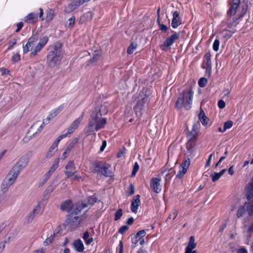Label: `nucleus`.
<instances>
[{
  "mask_svg": "<svg viewBox=\"0 0 253 253\" xmlns=\"http://www.w3.org/2000/svg\"><path fill=\"white\" fill-rule=\"evenodd\" d=\"M246 197L249 202H246L244 206L239 208L237 213L238 218L242 217L246 210L250 215H253V177L251 178L247 187Z\"/></svg>",
  "mask_w": 253,
  "mask_h": 253,
  "instance_id": "1",
  "label": "nucleus"
},
{
  "mask_svg": "<svg viewBox=\"0 0 253 253\" xmlns=\"http://www.w3.org/2000/svg\"><path fill=\"white\" fill-rule=\"evenodd\" d=\"M193 92L191 89L184 91L178 97L175 105L177 108H181L182 106L188 110L192 107Z\"/></svg>",
  "mask_w": 253,
  "mask_h": 253,
  "instance_id": "2",
  "label": "nucleus"
},
{
  "mask_svg": "<svg viewBox=\"0 0 253 253\" xmlns=\"http://www.w3.org/2000/svg\"><path fill=\"white\" fill-rule=\"evenodd\" d=\"M61 45H55L47 55V62L51 67L58 65L62 59Z\"/></svg>",
  "mask_w": 253,
  "mask_h": 253,
  "instance_id": "3",
  "label": "nucleus"
},
{
  "mask_svg": "<svg viewBox=\"0 0 253 253\" xmlns=\"http://www.w3.org/2000/svg\"><path fill=\"white\" fill-rule=\"evenodd\" d=\"M107 113V109L105 106L101 105L96 107L90 116L88 124V129L92 130L93 126H95L97 122L100 120L99 119L102 115L106 114Z\"/></svg>",
  "mask_w": 253,
  "mask_h": 253,
  "instance_id": "4",
  "label": "nucleus"
},
{
  "mask_svg": "<svg viewBox=\"0 0 253 253\" xmlns=\"http://www.w3.org/2000/svg\"><path fill=\"white\" fill-rule=\"evenodd\" d=\"M149 102V98L148 96L143 92L140 93L134 101L135 105L133 108L136 113H139L140 115H141V110L148 105Z\"/></svg>",
  "mask_w": 253,
  "mask_h": 253,
  "instance_id": "5",
  "label": "nucleus"
},
{
  "mask_svg": "<svg viewBox=\"0 0 253 253\" xmlns=\"http://www.w3.org/2000/svg\"><path fill=\"white\" fill-rule=\"evenodd\" d=\"M19 174L12 169L10 170L1 184V188L2 192L7 191L8 188L14 183Z\"/></svg>",
  "mask_w": 253,
  "mask_h": 253,
  "instance_id": "6",
  "label": "nucleus"
},
{
  "mask_svg": "<svg viewBox=\"0 0 253 253\" xmlns=\"http://www.w3.org/2000/svg\"><path fill=\"white\" fill-rule=\"evenodd\" d=\"M94 170L106 177L111 174V166L102 161L96 162L94 163Z\"/></svg>",
  "mask_w": 253,
  "mask_h": 253,
  "instance_id": "7",
  "label": "nucleus"
},
{
  "mask_svg": "<svg viewBox=\"0 0 253 253\" xmlns=\"http://www.w3.org/2000/svg\"><path fill=\"white\" fill-rule=\"evenodd\" d=\"M179 33L174 32L170 37L167 38L164 42L163 44L161 46V48L163 50H166L173 44L175 41L179 39Z\"/></svg>",
  "mask_w": 253,
  "mask_h": 253,
  "instance_id": "8",
  "label": "nucleus"
},
{
  "mask_svg": "<svg viewBox=\"0 0 253 253\" xmlns=\"http://www.w3.org/2000/svg\"><path fill=\"white\" fill-rule=\"evenodd\" d=\"M38 36L37 35H34L30 38L29 39L28 42L26 45L23 47V52L26 53L29 51H33L34 49V47L35 46L36 43L38 40Z\"/></svg>",
  "mask_w": 253,
  "mask_h": 253,
  "instance_id": "9",
  "label": "nucleus"
},
{
  "mask_svg": "<svg viewBox=\"0 0 253 253\" xmlns=\"http://www.w3.org/2000/svg\"><path fill=\"white\" fill-rule=\"evenodd\" d=\"M29 159L27 156L22 157L12 168L18 173L28 165Z\"/></svg>",
  "mask_w": 253,
  "mask_h": 253,
  "instance_id": "10",
  "label": "nucleus"
},
{
  "mask_svg": "<svg viewBox=\"0 0 253 253\" xmlns=\"http://www.w3.org/2000/svg\"><path fill=\"white\" fill-rule=\"evenodd\" d=\"M81 218L80 216L73 213L68 215L66 220V223L68 227L76 226L80 223Z\"/></svg>",
  "mask_w": 253,
  "mask_h": 253,
  "instance_id": "11",
  "label": "nucleus"
},
{
  "mask_svg": "<svg viewBox=\"0 0 253 253\" xmlns=\"http://www.w3.org/2000/svg\"><path fill=\"white\" fill-rule=\"evenodd\" d=\"M190 165V160L189 158H186L180 165L179 167V170L176 174V177L181 178L183 177L184 175L187 172L188 169Z\"/></svg>",
  "mask_w": 253,
  "mask_h": 253,
  "instance_id": "12",
  "label": "nucleus"
},
{
  "mask_svg": "<svg viewBox=\"0 0 253 253\" xmlns=\"http://www.w3.org/2000/svg\"><path fill=\"white\" fill-rule=\"evenodd\" d=\"M66 134H62L60 135L57 139L53 142L50 146L46 154V157H51L57 150V146L59 142L63 138L66 137Z\"/></svg>",
  "mask_w": 253,
  "mask_h": 253,
  "instance_id": "13",
  "label": "nucleus"
},
{
  "mask_svg": "<svg viewBox=\"0 0 253 253\" xmlns=\"http://www.w3.org/2000/svg\"><path fill=\"white\" fill-rule=\"evenodd\" d=\"M48 41V38L47 36H44L41 38L38 44L36 45V46H35L33 51L31 52V56H35L37 53L39 52L43 47V46L46 44Z\"/></svg>",
  "mask_w": 253,
  "mask_h": 253,
  "instance_id": "14",
  "label": "nucleus"
},
{
  "mask_svg": "<svg viewBox=\"0 0 253 253\" xmlns=\"http://www.w3.org/2000/svg\"><path fill=\"white\" fill-rule=\"evenodd\" d=\"M66 171L65 174L67 176L68 178H70L76 172V167L73 161H70L65 167Z\"/></svg>",
  "mask_w": 253,
  "mask_h": 253,
  "instance_id": "15",
  "label": "nucleus"
},
{
  "mask_svg": "<svg viewBox=\"0 0 253 253\" xmlns=\"http://www.w3.org/2000/svg\"><path fill=\"white\" fill-rule=\"evenodd\" d=\"M160 182V179L158 178H153L151 180L150 187L156 193H160L161 190Z\"/></svg>",
  "mask_w": 253,
  "mask_h": 253,
  "instance_id": "16",
  "label": "nucleus"
},
{
  "mask_svg": "<svg viewBox=\"0 0 253 253\" xmlns=\"http://www.w3.org/2000/svg\"><path fill=\"white\" fill-rule=\"evenodd\" d=\"M106 123V119L105 118H102L100 120H99L98 122H97V123L95 124V126H93L92 130H89L88 129V131L89 132L97 131L99 129L103 128Z\"/></svg>",
  "mask_w": 253,
  "mask_h": 253,
  "instance_id": "17",
  "label": "nucleus"
},
{
  "mask_svg": "<svg viewBox=\"0 0 253 253\" xmlns=\"http://www.w3.org/2000/svg\"><path fill=\"white\" fill-rule=\"evenodd\" d=\"M140 196L137 195L133 198L131 204V210L132 212L136 213L140 205Z\"/></svg>",
  "mask_w": 253,
  "mask_h": 253,
  "instance_id": "18",
  "label": "nucleus"
},
{
  "mask_svg": "<svg viewBox=\"0 0 253 253\" xmlns=\"http://www.w3.org/2000/svg\"><path fill=\"white\" fill-rule=\"evenodd\" d=\"M73 207L71 200H68L62 202L60 205V209L63 211H66L68 212H70Z\"/></svg>",
  "mask_w": 253,
  "mask_h": 253,
  "instance_id": "19",
  "label": "nucleus"
},
{
  "mask_svg": "<svg viewBox=\"0 0 253 253\" xmlns=\"http://www.w3.org/2000/svg\"><path fill=\"white\" fill-rule=\"evenodd\" d=\"M97 199L95 196H90L87 199L82 202L83 204V207L86 208H90V207L92 206L94 203H96Z\"/></svg>",
  "mask_w": 253,
  "mask_h": 253,
  "instance_id": "20",
  "label": "nucleus"
},
{
  "mask_svg": "<svg viewBox=\"0 0 253 253\" xmlns=\"http://www.w3.org/2000/svg\"><path fill=\"white\" fill-rule=\"evenodd\" d=\"M180 24L181 20L179 17V14L178 11H176L173 14L171 26L173 28H176Z\"/></svg>",
  "mask_w": 253,
  "mask_h": 253,
  "instance_id": "21",
  "label": "nucleus"
},
{
  "mask_svg": "<svg viewBox=\"0 0 253 253\" xmlns=\"http://www.w3.org/2000/svg\"><path fill=\"white\" fill-rule=\"evenodd\" d=\"M41 210L40 205H37L33 210L28 214L27 217V220L28 223L31 222L34 219L36 214H37Z\"/></svg>",
  "mask_w": 253,
  "mask_h": 253,
  "instance_id": "22",
  "label": "nucleus"
},
{
  "mask_svg": "<svg viewBox=\"0 0 253 253\" xmlns=\"http://www.w3.org/2000/svg\"><path fill=\"white\" fill-rule=\"evenodd\" d=\"M196 246L195 238L194 236H191L188 245L185 248V253H191L192 250L196 248Z\"/></svg>",
  "mask_w": 253,
  "mask_h": 253,
  "instance_id": "23",
  "label": "nucleus"
},
{
  "mask_svg": "<svg viewBox=\"0 0 253 253\" xmlns=\"http://www.w3.org/2000/svg\"><path fill=\"white\" fill-rule=\"evenodd\" d=\"M198 127L196 124H194L192 126V130L189 132L188 136L189 139L195 140L198 135Z\"/></svg>",
  "mask_w": 253,
  "mask_h": 253,
  "instance_id": "24",
  "label": "nucleus"
},
{
  "mask_svg": "<svg viewBox=\"0 0 253 253\" xmlns=\"http://www.w3.org/2000/svg\"><path fill=\"white\" fill-rule=\"evenodd\" d=\"M195 146L194 140L189 139L188 143H187L186 147L187 150L185 153V155L189 157L192 155L193 152V148Z\"/></svg>",
  "mask_w": 253,
  "mask_h": 253,
  "instance_id": "25",
  "label": "nucleus"
},
{
  "mask_svg": "<svg viewBox=\"0 0 253 253\" xmlns=\"http://www.w3.org/2000/svg\"><path fill=\"white\" fill-rule=\"evenodd\" d=\"M204 68L207 70L211 68V54L208 52L206 53L204 57Z\"/></svg>",
  "mask_w": 253,
  "mask_h": 253,
  "instance_id": "26",
  "label": "nucleus"
},
{
  "mask_svg": "<svg viewBox=\"0 0 253 253\" xmlns=\"http://www.w3.org/2000/svg\"><path fill=\"white\" fill-rule=\"evenodd\" d=\"M38 20V16L35 13H31L25 17V22L30 24L35 23Z\"/></svg>",
  "mask_w": 253,
  "mask_h": 253,
  "instance_id": "27",
  "label": "nucleus"
},
{
  "mask_svg": "<svg viewBox=\"0 0 253 253\" xmlns=\"http://www.w3.org/2000/svg\"><path fill=\"white\" fill-rule=\"evenodd\" d=\"M92 13L90 11H88L81 17L80 22L82 24L87 21H90L92 18Z\"/></svg>",
  "mask_w": 253,
  "mask_h": 253,
  "instance_id": "28",
  "label": "nucleus"
},
{
  "mask_svg": "<svg viewBox=\"0 0 253 253\" xmlns=\"http://www.w3.org/2000/svg\"><path fill=\"white\" fill-rule=\"evenodd\" d=\"M240 1L239 0H237V2H234L233 4L231 5L228 11H227V14L229 16L234 15L237 11V9L238 7L239 3Z\"/></svg>",
  "mask_w": 253,
  "mask_h": 253,
  "instance_id": "29",
  "label": "nucleus"
},
{
  "mask_svg": "<svg viewBox=\"0 0 253 253\" xmlns=\"http://www.w3.org/2000/svg\"><path fill=\"white\" fill-rule=\"evenodd\" d=\"M76 250L79 252H83L84 250V246L81 240H76L74 243Z\"/></svg>",
  "mask_w": 253,
  "mask_h": 253,
  "instance_id": "30",
  "label": "nucleus"
},
{
  "mask_svg": "<svg viewBox=\"0 0 253 253\" xmlns=\"http://www.w3.org/2000/svg\"><path fill=\"white\" fill-rule=\"evenodd\" d=\"M226 171V169H223L218 173L214 172L211 174L210 176L212 178V181L213 182H215L218 180L220 178V177Z\"/></svg>",
  "mask_w": 253,
  "mask_h": 253,
  "instance_id": "31",
  "label": "nucleus"
},
{
  "mask_svg": "<svg viewBox=\"0 0 253 253\" xmlns=\"http://www.w3.org/2000/svg\"><path fill=\"white\" fill-rule=\"evenodd\" d=\"M86 208L83 207V204L79 203L77 205H75L73 211L71 213L74 215H76L78 214L82 210L85 209Z\"/></svg>",
  "mask_w": 253,
  "mask_h": 253,
  "instance_id": "32",
  "label": "nucleus"
},
{
  "mask_svg": "<svg viewBox=\"0 0 253 253\" xmlns=\"http://www.w3.org/2000/svg\"><path fill=\"white\" fill-rule=\"evenodd\" d=\"M80 5H81V4L79 3L78 0H74L72 3L68 5L66 10L67 12H70L76 9Z\"/></svg>",
  "mask_w": 253,
  "mask_h": 253,
  "instance_id": "33",
  "label": "nucleus"
},
{
  "mask_svg": "<svg viewBox=\"0 0 253 253\" xmlns=\"http://www.w3.org/2000/svg\"><path fill=\"white\" fill-rule=\"evenodd\" d=\"M84 113L83 112L82 115L81 117L78 118V119H76L71 124L70 126L74 128L75 129H77L80 124L81 122H82L84 117Z\"/></svg>",
  "mask_w": 253,
  "mask_h": 253,
  "instance_id": "34",
  "label": "nucleus"
},
{
  "mask_svg": "<svg viewBox=\"0 0 253 253\" xmlns=\"http://www.w3.org/2000/svg\"><path fill=\"white\" fill-rule=\"evenodd\" d=\"M83 238L86 245H89L93 241V239L92 237L89 238V233L88 231H86L84 234Z\"/></svg>",
  "mask_w": 253,
  "mask_h": 253,
  "instance_id": "35",
  "label": "nucleus"
},
{
  "mask_svg": "<svg viewBox=\"0 0 253 253\" xmlns=\"http://www.w3.org/2000/svg\"><path fill=\"white\" fill-rule=\"evenodd\" d=\"M137 46L136 42H132L127 48V53L129 54H132L134 51L136 49Z\"/></svg>",
  "mask_w": 253,
  "mask_h": 253,
  "instance_id": "36",
  "label": "nucleus"
},
{
  "mask_svg": "<svg viewBox=\"0 0 253 253\" xmlns=\"http://www.w3.org/2000/svg\"><path fill=\"white\" fill-rule=\"evenodd\" d=\"M199 119L203 125H207L208 124V119L205 116L203 111L201 112L199 114Z\"/></svg>",
  "mask_w": 253,
  "mask_h": 253,
  "instance_id": "37",
  "label": "nucleus"
},
{
  "mask_svg": "<svg viewBox=\"0 0 253 253\" xmlns=\"http://www.w3.org/2000/svg\"><path fill=\"white\" fill-rule=\"evenodd\" d=\"M59 166V159H57L54 162V163L52 165V166L48 170L51 173H53L54 171L56 170V169Z\"/></svg>",
  "mask_w": 253,
  "mask_h": 253,
  "instance_id": "38",
  "label": "nucleus"
},
{
  "mask_svg": "<svg viewBox=\"0 0 253 253\" xmlns=\"http://www.w3.org/2000/svg\"><path fill=\"white\" fill-rule=\"evenodd\" d=\"M75 21V16L71 17L70 19L67 21L66 26L68 28H72L74 26Z\"/></svg>",
  "mask_w": 253,
  "mask_h": 253,
  "instance_id": "39",
  "label": "nucleus"
},
{
  "mask_svg": "<svg viewBox=\"0 0 253 253\" xmlns=\"http://www.w3.org/2000/svg\"><path fill=\"white\" fill-rule=\"evenodd\" d=\"M56 236L55 233L53 235H51L49 237L46 238L43 242L44 246H46L50 245L53 241L54 237Z\"/></svg>",
  "mask_w": 253,
  "mask_h": 253,
  "instance_id": "40",
  "label": "nucleus"
},
{
  "mask_svg": "<svg viewBox=\"0 0 253 253\" xmlns=\"http://www.w3.org/2000/svg\"><path fill=\"white\" fill-rule=\"evenodd\" d=\"M100 56V52L98 51H95L93 54V58L90 60L89 62H94L97 61Z\"/></svg>",
  "mask_w": 253,
  "mask_h": 253,
  "instance_id": "41",
  "label": "nucleus"
},
{
  "mask_svg": "<svg viewBox=\"0 0 253 253\" xmlns=\"http://www.w3.org/2000/svg\"><path fill=\"white\" fill-rule=\"evenodd\" d=\"M207 80L205 78H201L198 82L199 85L201 87H204L207 84Z\"/></svg>",
  "mask_w": 253,
  "mask_h": 253,
  "instance_id": "42",
  "label": "nucleus"
},
{
  "mask_svg": "<svg viewBox=\"0 0 253 253\" xmlns=\"http://www.w3.org/2000/svg\"><path fill=\"white\" fill-rule=\"evenodd\" d=\"M139 169V166L137 162L135 163L133 166V170L131 172V176L133 177L134 176L136 175V173L138 171Z\"/></svg>",
  "mask_w": 253,
  "mask_h": 253,
  "instance_id": "43",
  "label": "nucleus"
},
{
  "mask_svg": "<svg viewBox=\"0 0 253 253\" xmlns=\"http://www.w3.org/2000/svg\"><path fill=\"white\" fill-rule=\"evenodd\" d=\"M59 110H60L59 108H58V109H56L53 110V111H52L50 113V114H49L48 116H49L51 118V119H53L59 113Z\"/></svg>",
  "mask_w": 253,
  "mask_h": 253,
  "instance_id": "44",
  "label": "nucleus"
},
{
  "mask_svg": "<svg viewBox=\"0 0 253 253\" xmlns=\"http://www.w3.org/2000/svg\"><path fill=\"white\" fill-rule=\"evenodd\" d=\"M123 215V211L122 209H118L115 213V220H119Z\"/></svg>",
  "mask_w": 253,
  "mask_h": 253,
  "instance_id": "45",
  "label": "nucleus"
},
{
  "mask_svg": "<svg viewBox=\"0 0 253 253\" xmlns=\"http://www.w3.org/2000/svg\"><path fill=\"white\" fill-rule=\"evenodd\" d=\"M219 41L218 40L216 39L214 40L213 43V49L214 51H217L219 49Z\"/></svg>",
  "mask_w": 253,
  "mask_h": 253,
  "instance_id": "46",
  "label": "nucleus"
},
{
  "mask_svg": "<svg viewBox=\"0 0 253 253\" xmlns=\"http://www.w3.org/2000/svg\"><path fill=\"white\" fill-rule=\"evenodd\" d=\"M233 126V122L231 121H228L226 122L224 124V130L230 128Z\"/></svg>",
  "mask_w": 253,
  "mask_h": 253,
  "instance_id": "47",
  "label": "nucleus"
},
{
  "mask_svg": "<svg viewBox=\"0 0 253 253\" xmlns=\"http://www.w3.org/2000/svg\"><path fill=\"white\" fill-rule=\"evenodd\" d=\"M16 39H13L12 40L9 41L8 44V47L7 48V50H11L13 48V46L16 43Z\"/></svg>",
  "mask_w": 253,
  "mask_h": 253,
  "instance_id": "48",
  "label": "nucleus"
},
{
  "mask_svg": "<svg viewBox=\"0 0 253 253\" xmlns=\"http://www.w3.org/2000/svg\"><path fill=\"white\" fill-rule=\"evenodd\" d=\"M178 215V212L176 211H174L171 214H170L167 220L172 218L174 219Z\"/></svg>",
  "mask_w": 253,
  "mask_h": 253,
  "instance_id": "49",
  "label": "nucleus"
},
{
  "mask_svg": "<svg viewBox=\"0 0 253 253\" xmlns=\"http://www.w3.org/2000/svg\"><path fill=\"white\" fill-rule=\"evenodd\" d=\"M128 227L126 225H124L122 226L120 229H119V233L121 234H124L125 233L127 230H128Z\"/></svg>",
  "mask_w": 253,
  "mask_h": 253,
  "instance_id": "50",
  "label": "nucleus"
},
{
  "mask_svg": "<svg viewBox=\"0 0 253 253\" xmlns=\"http://www.w3.org/2000/svg\"><path fill=\"white\" fill-rule=\"evenodd\" d=\"M139 238H143L146 235V232L144 230L139 231L136 234Z\"/></svg>",
  "mask_w": 253,
  "mask_h": 253,
  "instance_id": "51",
  "label": "nucleus"
},
{
  "mask_svg": "<svg viewBox=\"0 0 253 253\" xmlns=\"http://www.w3.org/2000/svg\"><path fill=\"white\" fill-rule=\"evenodd\" d=\"M140 239V238H139L136 235H135L133 237L131 238V242L133 244L136 245L139 242Z\"/></svg>",
  "mask_w": 253,
  "mask_h": 253,
  "instance_id": "52",
  "label": "nucleus"
},
{
  "mask_svg": "<svg viewBox=\"0 0 253 253\" xmlns=\"http://www.w3.org/2000/svg\"><path fill=\"white\" fill-rule=\"evenodd\" d=\"M20 55L19 54V53L14 54L12 56V60L15 62H18L20 60Z\"/></svg>",
  "mask_w": 253,
  "mask_h": 253,
  "instance_id": "53",
  "label": "nucleus"
},
{
  "mask_svg": "<svg viewBox=\"0 0 253 253\" xmlns=\"http://www.w3.org/2000/svg\"><path fill=\"white\" fill-rule=\"evenodd\" d=\"M159 29L163 32H166L168 30V27L161 23H159Z\"/></svg>",
  "mask_w": 253,
  "mask_h": 253,
  "instance_id": "54",
  "label": "nucleus"
},
{
  "mask_svg": "<svg viewBox=\"0 0 253 253\" xmlns=\"http://www.w3.org/2000/svg\"><path fill=\"white\" fill-rule=\"evenodd\" d=\"M6 243V241H4L0 243V253H2L3 252V250H4Z\"/></svg>",
  "mask_w": 253,
  "mask_h": 253,
  "instance_id": "55",
  "label": "nucleus"
},
{
  "mask_svg": "<svg viewBox=\"0 0 253 253\" xmlns=\"http://www.w3.org/2000/svg\"><path fill=\"white\" fill-rule=\"evenodd\" d=\"M218 106L220 109H223L225 106V103L222 100H220L218 102Z\"/></svg>",
  "mask_w": 253,
  "mask_h": 253,
  "instance_id": "56",
  "label": "nucleus"
},
{
  "mask_svg": "<svg viewBox=\"0 0 253 253\" xmlns=\"http://www.w3.org/2000/svg\"><path fill=\"white\" fill-rule=\"evenodd\" d=\"M0 70L2 75H7L10 72V71L8 69L5 68H1Z\"/></svg>",
  "mask_w": 253,
  "mask_h": 253,
  "instance_id": "57",
  "label": "nucleus"
},
{
  "mask_svg": "<svg viewBox=\"0 0 253 253\" xmlns=\"http://www.w3.org/2000/svg\"><path fill=\"white\" fill-rule=\"evenodd\" d=\"M75 130L74 128L70 126L69 128L68 129V130L66 133L64 134H66V137L67 136L68 134H70L73 132V131Z\"/></svg>",
  "mask_w": 253,
  "mask_h": 253,
  "instance_id": "58",
  "label": "nucleus"
},
{
  "mask_svg": "<svg viewBox=\"0 0 253 253\" xmlns=\"http://www.w3.org/2000/svg\"><path fill=\"white\" fill-rule=\"evenodd\" d=\"M213 154H214V152H213L212 153H211V154L210 155V156L209 157V158H208V161H207V162L206 163V167H209L210 165V164H211V160L212 156L213 155Z\"/></svg>",
  "mask_w": 253,
  "mask_h": 253,
  "instance_id": "59",
  "label": "nucleus"
},
{
  "mask_svg": "<svg viewBox=\"0 0 253 253\" xmlns=\"http://www.w3.org/2000/svg\"><path fill=\"white\" fill-rule=\"evenodd\" d=\"M52 174L49 171H47L43 176V178L47 181Z\"/></svg>",
  "mask_w": 253,
  "mask_h": 253,
  "instance_id": "60",
  "label": "nucleus"
},
{
  "mask_svg": "<svg viewBox=\"0 0 253 253\" xmlns=\"http://www.w3.org/2000/svg\"><path fill=\"white\" fill-rule=\"evenodd\" d=\"M79 140V138L78 137H76L74 138L72 141L70 143V144L72 145H73L74 147V146L78 143Z\"/></svg>",
  "mask_w": 253,
  "mask_h": 253,
  "instance_id": "61",
  "label": "nucleus"
},
{
  "mask_svg": "<svg viewBox=\"0 0 253 253\" xmlns=\"http://www.w3.org/2000/svg\"><path fill=\"white\" fill-rule=\"evenodd\" d=\"M79 140V138L78 137H76L74 138L72 141L70 143V144L72 145H73L74 147V146L78 143Z\"/></svg>",
  "mask_w": 253,
  "mask_h": 253,
  "instance_id": "62",
  "label": "nucleus"
},
{
  "mask_svg": "<svg viewBox=\"0 0 253 253\" xmlns=\"http://www.w3.org/2000/svg\"><path fill=\"white\" fill-rule=\"evenodd\" d=\"M23 26V24L22 22H19L18 23H17V29L16 30L15 32H18L19 31H20V30L22 29Z\"/></svg>",
  "mask_w": 253,
  "mask_h": 253,
  "instance_id": "63",
  "label": "nucleus"
},
{
  "mask_svg": "<svg viewBox=\"0 0 253 253\" xmlns=\"http://www.w3.org/2000/svg\"><path fill=\"white\" fill-rule=\"evenodd\" d=\"M51 120V118L49 116H48L46 118L43 120V121H42L43 125H46V124H48Z\"/></svg>",
  "mask_w": 253,
  "mask_h": 253,
  "instance_id": "64",
  "label": "nucleus"
}]
</instances>
